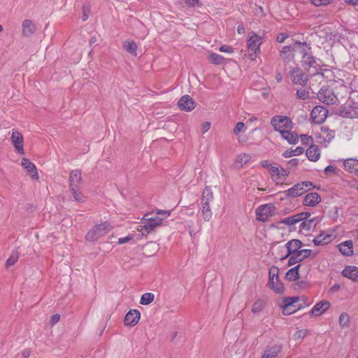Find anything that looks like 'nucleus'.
<instances>
[{
    "instance_id": "f257e3e1",
    "label": "nucleus",
    "mask_w": 358,
    "mask_h": 358,
    "mask_svg": "<svg viewBox=\"0 0 358 358\" xmlns=\"http://www.w3.org/2000/svg\"><path fill=\"white\" fill-rule=\"evenodd\" d=\"M261 164L264 168L268 170L272 180L276 184L281 182L280 180L282 178L285 179L290 173L288 169L276 166L275 163H271L268 160H264Z\"/></svg>"
},
{
    "instance_id": "f03ea898",
    "label": "nucleus",
    "mask_w": 358,
    "mask_h": 358,
    "mask_svg": "<svg viewBox=\"0 0 358 358\" xmlns=\"http://www.w3.org/2000/svg\"><path fill=\"white\" fill-rule=\"evenodd\" d=\"M263 43V38L252 33L247 41V49L250 59L255 61L257 58V55L260 53V46Z\"/></svg>"
},
{
    "instance_id": "7ed1b4c3",
    "label": "nucleus",
    "mask_w": 358,
    "mask_h": 358,
    "mask_svg": "<svg viewBox=\"0 0 358 358\" xmlns=\"http://www.w3.org/2000/svg\"><path fill=\"white\" fill-rule=\"evenodd\" d=\"M110 229V224L107 222L96 224L87 233L85 238L88 241H96L105 236Z\"/></svg>"
},
{
    "instance_id": "20e7f679",
    "label": "nucleus",
    "mask_w": 358,
    "mask_h": 358,
    "mask_svg": "<svg viewBox=\"0 0 358 358\" xmlns=\"http://www.w3.org/2000/svg\"><path fill=\"white\" fill-rule=\"evenodd\" d=\"M318 99L327 105H334L338 102L337 95L334 92L332 85L322 87L317 93Z\"/></svg>"
},
{
    "instance_id": "39448f33",
    "label": "nucleus",
    "mask_w": 358,
    "mask_h": 358,
    "mask_svg": "<svg viewBox=\"0 0 358 358\" xmlns=\"http://www.w3.org/2000/svg\"><path fill=\"white\" fill-rule=\"evenodd\" d=\"M271 124L275 131L280 134L284 131L291 130L292 128V122L291 120L286 116L277 115L272 118Z\"/></svg>"
},
{
    "instance_id": "423d86ee",
    "label": "nucleus",
    "mask_w": 358,
    "mask_h": 358,
    "mask_svg": "<svg viewBox=\"0 0 358 358\" xmlns=\"http://www.w3.org/2000/svg\"><path fill=\"white\" fill-rule=\"evenodd\" d=\"M329 111L322 106H315L310 113V120L313 122L321 124L327 119Z\"/></svg>"
},
{
    "instance_id": "0eeeda50",
    "label": "nucleus",
    "mask_w": 358,
    "mask_h": 358,
    "mask_svg": "<svg viewBox=\"0 0 358 358\" xmlns=\"http://www.w3.org/2000/svg\"><path fill=\"white\" fill-rule=\"evenodd\" d=\"M315 136L318 143L325 144L334 138V131L327 127H320L315 132Z\"/></svg>"
},
{
    "instance_id": "6e6552de",
    "label": "nucleus",
    "mask_w": 358,
    "mask_h": 358,
    "mask_svg": "<svg viewBox=\"0 0 358 358\" xmlns=\"http://www.w3.org/2000/svg\"><path fill=\"white\" fill-rule=\"evenodd\" d=\"M10 139L17 153L20 155H24V138L22 134L18 130L13 129Z\"/></svg>"
},
{
    "instance_id": "1a4fd4ad",
    "label": "nucleus",
    "mask_w": 358,
    "mask_h": 358,
    "mask_svg": "<svg viewBox=\"0 0 358 358\" xmlns=\"http://www.w3.org/2000/svg\"><path fill=\"white\" fill-rule=\"evenodd\" d=\"M69 189L75 194V189H80L83 181L81 172L78 169L73 170L69 175Z\"/></svg>"
},
{
    "instance_id": "9d476101",
    "label": "nucleus",
    "mask_w": 358,
    "mask_h": 358,
    "mask_svg": "<svg viewBox=\"0 0 358 358\" xmlns=\"http://www.w3.org/2000/svg\"><path fill=\"white\" fill-rule=\"evenodd\" d=\"M272 208L273 207L271 204H264L258 207L256 210L257 219L262 222L267 221L268 217L272 215Z\"/></svg>"
},
{
    "instance_id": "9b49d317",
    "label": "nucleus",
    "mask_w": 358,
    "mask_h": 358,
    "mask_svg": "<svg viewBox=\"0 0 358 358\" xmlns=\"http://www.w3.org/2000/svg\"><path fill=\"white\" fill-rule=\"evenodd\" d=\"M291 78L292 82L296 85H305L308 81V76L302 70L294 69L291 72Z\"/></svg>"
},
{
    "instance_id": "f8f14e48",
    "label": "nucleus",
    "mask_w": 358,
    "mask_h": 358,
    "mask_svg": "<svg viewBox=\"0 0 358 358\" xmlns=\"http://www.w3.org/2000/svg\"><path fill=\"white\" fill-rule=\"evenodd\" d=\"M178 106L180 110L189 112L195 108V102L190 96L184 95L179 99Z\"/></svg>"
},
{
    "instance_id": "ddd939ff",
    "label": "nucleus",
    "mask_w": 358,
    "mask_h": 358,
    "mask_svg": "<svg viewBox=\"0 0 358 358\" xmlns=\"http://www.w3.org/2000/svg\"><path fill=\"white\" fill-rule=\"evenodd\" d=\"M140 317L141 313L138 310H130L124 317V324L126 326L134 327L139 322Z\"/></svg>"
},
{
    "instance_id": "4468645a",
    "label": "nucleus",
    "mask_w": 358,
    "mask_h": 358,
    "mask_svg": "<svg viewBox=\"0 0 358 358\" xmlns=\"http://www.w3.org/2000/svg\"><path fill=\"white\" fill-rule=\"evenodd\" d=\"M303 246V243L299 239H292L285 244L287 253L281 258L284 259L289 256L290 254H296Z\"/></svg>"
},
{
    "instance_id": "2eb2a0df",
    "label": "nucleus",
    "mask_w": 358,
    "mask_h": 358,
    "mask_svg": "<svg viewBox=\"0 0 358 358\" xmlns=\"http://www.w3.org/2000/svg\"><path fill=\"white\" fill-rule=\"evenodd\" d=\"M22 166L26 169L27 173L31 178L38 180L39 177L35 164L31 162L28 158H22Z\"/></svg>"
},
{
    "instance_id": "dca6fc26",
    "label": "nucleus",
    "mask_w": 358,
    "mask_h": 358,
    "mask_svg": "<svg viewBox=\"0 0 358 358\" xmlns=\"http://www.w3.org/2000/svg\"><path fill=\"white\" fill-rule=\"evenodd\" d=\"M306 192V190L301 187L299 182L295 184L291 188L288 189L286 191L280 192L285 195V198L292 197L295 198L300 196Z\"/></svg>"
},
{
    "instance_id": "f3484780",
    "label": "nucleus",
    "mask_w": 358,
    "mask_h": 358,
    "mask_svg": "<svg viewBox=\"0 0 358 358\" xmlns=\"http://www.w3.org/2000/svg\"><path fill=\"white\" fill-rule=\"evenodd\" d=\"M321 201V196L317 192L307 194L303 200V204L306 206L315 207Z\"/></svg>"
},
{
    "instance_id": "a211bd4d",
    "label": "nucleus",
    "mask_w": 358,
    "mask_h": 358,
    "mask_svg": "<svg viewBox=\"0 0 358 358\" xmlns=\"http://www.w3.org/2000/svg\"><path fill=\"white\" fill-rule=\"evenodd\" d=\"M343 166L345 170L350 173L358 176V159L357 158H346L343 161Z\"/></svg>"
},
{
    "instance_id": "6ab92c4d",
    "label": "nucleus",
    "mask_w": 358,
    "mask_h": 358,
    "mask_svg": "<svg viewBox=\"0 0 358 358\" xmlns=\"http://www.w3.org/2000/svg\"><path fill=\"white\" fill-rule=\"evenodd\" d=\"M330 307V303L328 301H322L317 303L310 311L311 315L318 316L323 313Z\"/></svg>"
},
{
    "instance_id": "aec40b11",
    "label": "nucleus",
    "mask_w": 358,
    "mask_h": 358,
    "mask_svg": "<svg viewBox=\"0 0 358 358\" xmlns=\"http://www.w3.org/2000/svg\"><path fill=\"white\" fill-rule=\"evenodd\" d=\"M342 275L351 279L354 282H358V267L354 266H347L342 271Z\"/></svg>"
},
{
    "instance_id": "412c9836",
    "label": "nucleus",
    "mask_w": 358,
    "mask_h": 358,
    "mask_svg": "<svg viewBox=\"0 0 358 358\" xmlns=\"http://www.w3.org/2000/svg\"><path fill=\"white\" fill-rule=\"evenodd\" d=\"M339 251L344 256L350 257L353 255V242L351 240L342 242L338 245Z\"/></svg>"
},
{
    "instance_id": "4be33fe9",
    "label": "nucleus",
    "mask_w": 358,
    "mask_h": 358,
    "mask_svg": "<svg viewBox=\"0 0 358 358\" xmlns=\"http://www.w3.org/2000/svg\"><path fill=\"white\" fill-rule=\"evenodd\" d=\"M36 31V26L29 20H25L22 24V33L24 36L29 37Z\"/></svg>"
},
{
    "instance_id": "5701e85b",
    "label": "nucleus",
    "mask_w": 358,
    "mask_h": 358,
    "mask_svg": "<svg viewBox=\"0 0 358 358\" xmlns=\"http://www.w3.org/2000/svg\"><path fill=\"white\" fill-rule=\"evenodd\" d=\"M331 234L321 231L313 240L315 245H325L331 242Z\"/></svg>"
},
{
    "instance_id": "b1692460",
    "label": "nucleus",
    "mask_w": 358,
    "mask_h": 358,
    "mask_svg": "<svg viewBox=\"0 0 358 358\" xmlns=\"http://www.w3.org/2000/svg\"><path fill=\"white\" fill-rule=\"evenodd\" d=\"M281 351L282 346L280 345H275L267 349L262 358H275Z\"/></svg>"
},
{
    "instance_id": "393cba45",
    "label": "nucleus",
    "mask_w": 358,
    "mask_h": 358,
    "mask_svg": "<svg viewBox=\"0 0 358 358\" xmlns=\"http://www.w3.org/2000/svg\"><path fill=\"white\" fill-rule=\"evenodd\" d=\"M283 139L286 140L290 144H296L299 141L298 134L291 130L284 131L281 134Z\"/></svg>"
},
{
    "instance_id": "a878e982",
    "label": "nucleus",
    "mask_w": 358,
    "mask_h": 358,
    "mask_svg": "<svg viewBox=\"0 0 358 358\" xmlns=\"http://www.w3.org/2000/svg\"><path fill=\"white\" fill-rule=\"evenodd\" d=\"M299 298L296 296L285 298L283 299L284 305L282 306L284 307V311L287 313V308H299V307H297L296 305H294L299 301Z\"/></svg>"
},
{
    "instance_id": "bb28decb",
    "label": "nucleus",
    "mask_w": 358,
    "mask_h": 358,
    "mask_svg": "<svg viewBox=\"0 0 358 358\" xmlns=\"http://www.w3.org/2000/svg\"><path fill=\"white\" fill-rule=\"evenodd\" d=\"M208 58L210 63L215 65H220L226 63V59L215 52H210Z\"/></svg>"
},
{
    "instance_id": "cd10ccee",
    "label": "nucleus",
    "mask_w": 358,
    "mask_h": 358,
    "mask_svg": "<svg viewBox=\"0 0 358 358\" xmlns=\"http://www.w3.org/2000/svg\"><path fill=\"white\" fill-rule=\"evenodd\" d=\"M294 49L291 46H284L280 51V57L284 60L289 61L294 59Z\"/></svg>"
},
{
    "instance_id": "c85d7f7f",
    "label": "nucleus",
    "mask_w": 358,
    "mask_h": 358,
    "mask_svg": "<svg viewBox=\"0 0 358 358\" xmlns=\"http://www.w3.org/2000/svg\"><path fill=\"white\" fill-rule=\"evenodd\" d=\"M213 199V192L210 187L206 186L203 189L201 195V203L207 202L209 203L210 201Z\"/></svg>"
},
{
    "instance_id": "c756f323",
    "label": "nucleus",
    "mask_w": 358,
    "mask_h": 358,
    "mask_svg": "<svg viewBox=\"0 0 358 358\" xmlns=\"http://www.w3.org/2000/svg\"><path fill=\"white\" fill-rule=\"evenodd\" d=\"M303 62L306 69H309L310 68L313 67L316 69L317 62L313 56L305 55L303 58Z\"/></svg>"
},
{
    "instance_id": "7c9ffc66",
    "label": "nucleus",
    "mask_w": 358,
    "mask_h": 358,
    "mask_svg": "<svg viewBox=\"0 0 358 358\" xmlns=\"http://www.w3.org/2000/svg\"><path fill=\"white\" fill-rule=\"evenodd\" d=\"M269 287L277 294H281L284 292L283 284L276 278L273 280V284H269Z\"/></svg>"
},
{
    "instance_id": "2f4dec72",
    "label": "nucleus",
    "mask_w": 358,
    "mask_h": 358,
    "mask_svg": "<svg viewBox=\"0 0 358 358\" xmlns=\"http://www.w3.org/2000/svg\"><path fill=\"white\" fill-rule=\"evenodd\" d=\"M124 49L129 53L136 54L137 45L134 41H127L123 43Z\"/></svg>"
},
{
    "instance_id": "473e14b6",
    "label": "nucleus",
    "mask_w": 358,
    "mask_h": 358,
    "mask_svg": "<svg viewBox=\"0 0 358 358\" xmlns=\"http://www.w3.org/2000/svg\"><path fill=\"white\" fill-rule=\"evenodd\" d=\"M202 204V215L205 221H209L212 217V212L209 203L207 202Z\"/></svg>"
},
{
    "instance_id": "72a5a7b5",
    "label": "nucleus",
    "mask_w": 358,
    "mask_h": 358,
    "mask_svg": "<svg viewBox=\"0 0 358 358\" xmlns=\"http://www.w3.org/2000/svg\"><path fill=\"white\" fill-rule=\"evenodd\" d=\"M141 229L138 230L142 233L143 235H146L152 231H153L157 227L153 225V224L148 223L145 222L143 225L140 226Z\"/></svg>"
},
{
    "instance_id": "f704fd0d",
    "label": "nucleus",
    "mask_w": 358,
    "mask_h": 358,
    "mask_svg": "<svg viewBox=\"0 0 358 358\" xmlns=\"http://www.w3.org/2000/svg\"><path fill=\"white\" fill-rule=\"evenodd\" d=\"M155 299V296L152 293L146 292L141 296L140 303L142 305H148L151 303Z\"/></svg>"
},
{
    "instance_id": "c9c22d12",
    "label": "nucleus",
    "mask_w": 358,
    "mask_h": 358,
    "mask_svg": "<svg viewBox=\"0 0 358 358\" xmlns=\"http://www.w3.org/2000/svg\"><path fill=\"white\" fill-rule=\"evenodd\" d=\"M306 157H320V152L317 145H311L306 150Z\"/></svg>"
},
{
    "instance_id": "e433bc0d",
    "label": "nucleus",
    "mask_w": 358,
    "mask_h": 358,
    "mask_svg": "<svg viewBox=\"0 0 358 358\" xmlns=\"http://www.w3.org/2000/svg\"><path fill=\"white\" fill-rule=\"evenodd\" d=\"M278 272L279 269L276 266H272L269 269L268 275H269V280L268 284H273V280L276 278H278Z\"/></svg>"
},
{
    "instance_id": "4c0bfd02",
    "label": "nucleus",
    "mask_w": 358,
    "mask_h": 358,
    "mask_svg": "<svg viewBox=\"0 0 358 358\" xmlns=\"http://www.w3.org/2000/svg\"><path fill=\"white\" fill-rule=\"evenodd\" d=\"M19 255L17 252H13L9 258L7 259L6 262V266L7 268L13 266L18 260Z\"/></svg>"
},
{
    "instance_id": "58836bf2",
    "label": "nucleus",
    "mask_w": 358,
    "mask_h": 358,
    "mask_svg": "<svg viewBox=\"0 0 358 358\" xmlns=\"http://www.w3.org/2000/svg\"><path fill=\"white\" fill-rule=\"evenodd\" d=\"M264 307V303L262 299H257L253 304L252 312L254 313H257L261 312Z\"/></svg>"
},
{
    "instance_id": "ea45409f",
    "label": "nucleus",
    "mask_w": 358,
    "mask_h": 358,
    "mask_svg": "<svg viewBox=\"0 0 358 358\" xmlns=\"http://www.w3.org/2000/svg\"><path fill=\"white\" fill-rule=\"evenodd\" d=\"M313 227L314 225L313 224V221H310L308 219L303 220L300 224L301 231L304 230L306 231H309Z\"/></svg>"
},
{
    "instance_id": "a19ab883",
    "label": "nucleus",
    "mask_w": 358,
    "mask_h": 358,
    "mask_svg": "<svg viewBox=\"0 0 358 358\" xmlns=\"http://www.w3.org/2000/svg\"><path fill=\"white\" fill-rule=\"evenodd\" d=\"M296 96L303 100L308 99L310 97V92L306 89H299L296 91Z\"/></svg>"
},
{
    "instance_id": "79ce46f5",
    "label": "nucleus",
    "mask_w": 358,
    "mask_h": 358,
    "mask_svg": "<svg viewBox=\"0 0 358 358\" xmlns=\"http://www.w3.org/2000/svg\"><path fill=\"white\" fill-rule=\"evenodd\" d=\"M296 254L300 259H301V261H303L310 257L312 255V250L309 249H302L299 250Z\"/></svg>"
},
{
    "instance_id": "37998d69",
    "label": "nucleus",
    "mask_w": 358,
    "mask_h": 358,
    "mask_svg": "<svg viewBox=\"0 0 358 358\" xmlns=\"http://www.w3.org/2000/svg\"><path fill=\"white\" fill-rule=\"evenodd\" d=\"M338 172L339 169L331 165H329L324 169V173L328 176H337Z\"/></svg>"
},
{
    "instance_id": "c03bdc74",
    "label": "nucleus",
    "mask_w": 358,
    "mask_h": 358,
    "mask_svg": "<svg viewBox=\"0 0 358 358\" xmlns=\"http://www.w3.org/2000/svg\"><path fill=\"white\" fill-rule=\"evenodd\" d=\"M310 216V213L309 212H302L293 215L297 223L308 219Z\"/></svg>"
},
{
    "instance_id": "a18cd8bd",
    "label": "nucleus",
    "mask_w": 358,
    "mask_h": 358,
    "mask_svg": "<svg viewBox=\"0 0 358 358\" xmlns=\"http://www.w3.org/2000/svg\"><path fill=\"white\" fill-rule=\"evenodd\" d=\"M248 160L243 161V158H236L234 163L231 165V167L234 169H240L243 166V164H246Z\"/></svg>"
},
{
    "instance_id": "49530a36",
    "label": "nucleus",
    "mask_w": 358,
    "mask_h": 358,
    "mask_svg": "<svg viewBox=\"0 0 358 358\" xmlns=\"http://www.w3.org/2000/svg\"><path fill=\"white\" fill-rule=\"evenodd\" d=\"M146 222L150 224H153V225L157 227L162 224V218H159L157 216L147 218Z\"/></svg>"
},
{
    "instance_id": "de8ad7c7",
    "label": "nucleus",
    "mask_w": 358,
    "mask_h": 358,
    "mask_svg": "<svg viewBox=\"0 0 358 358\" xmlns=\"http://www.w3.org/2000/svg\"><path fill=\"white\" fill-rule=\"evenodd\" d=\"M289 257V258L288 259V266H292L302 262L301 259H300L296 254H290Z\"/></svg>"
},
{
    "instance_id": "09e8293b",
    "label": "nucleus",
    "mask_w": 358,
    "mask_h": 358,
    "mask_svg": "<svg viewBox=\"0 0 358 358\" xmlns=\"http://www.w3.org/2000/svg\"><path fill=\"white\" fill-rule=\"evenodd\" d=\"M349 322V317L348 315L345 313H343L339 316V324L342 327H345L348 325Z\"/></svg>"
},
{
    "instance_id": "8fccbe9b",
    "label": "nucleus",
    "mask_w": 358,
    "mask_h": 358,
    "mask_svg": "<svg viewBox=\"0 0 358 358\" xmlns=\"http://www.w3.org/2000/svg\"><path fill=\"white\" fill-rule=\"evenodd\" d=\"M245 130V124L242 122H239L235 126L233 133L234 135L238 136L240 133Z\"/></svg>"
},
{
    "instance_id": "3c124183",
    "label": "nucleus",
    "mask_w": 358,
    "mask_h": 358,
    "mask_svg": "<svg viewBox=\"0 0 358 358\" xmlns=\"http://www.w3.org/2000/svg\"><path fill=\"white\" fill-rule=\"evenodd\" d=\"M82 13H83L82 20L85 22V21H86L88 19L89 15L90 13V6H87V5L83 6V7H82Z\"/></svg>"
},
{
    "instance_id": "603ef678",
    "label": "nucleus",
    "mask_w": 358,
    "mask_h": 358,
    "mask_svg": "<svg viewBox=\"0 0 358 358\" xmlns=\"http://www.w3.org/2000/svg\"><path fill=\"white\" fill-rule=\"evenodd\" d=\"M299 184L301 187L306 190V192L315 187L313 183L310 181H303L300 182Z\"/></svg>"
},
{
    "instance_id": "864d4df0",
    "label": "nucleus",
    "mask_w": 358,
    "mask_h": 358,
    "mask_svg": "<svg viewBox=\"0 0 358 358\" xmlns=\"http://www.w3.org/2000/svg\"><path fill=\"white\" fill-rule=\"evenodd\" d=\"M280 222L288 225L289 227L297 223L293 215L281 220Z\"/></svg>"
},
{
    "instance_id": "5fc2aeb1",
    "label": "nucleus",
    "mask_w": 358,
    "mask_h": 358,
    "mask_svg": "<svg viewBox=\"0 0 358 358\" xmlns=\"http://www.w3.org/2000/svg\"><path fill=\"white\" fill-rule=\"evenodd\" d=\"M219 50L222 52L231 54L234 52V48L230 45H222L219 48Z\"/></svg>"
},
{
    "instance_id": "6e6d98bb",
    "label": "nucleus",
    "mask_w": 358,
    "mask_h": 358,
    "mask_svg": "<svg viewBox=\"0 0 358 358\" xmlns=\"http://www.w3.org/2000/svg\"><path fill=\"white\" fill-rule=\"evenodd\" d=\"M331 1L332 0H311V2L316 6H327Z\"/></svg>"
},
{
    "instance_id": "4d7b16f0",
    "label": "nucleus",
    "mask_w": 358,
    "mask_h": 358,
    "mask_svg": "<svg viewBox=\"0 0 358 358\" xmlns=\"http://www.w3.org/2000/svg\"><path fill=\"white\" fill-rule=\"evenodd\" d=\"M134 238V234H129L128 236L122 238H118L117 243L120 245L126 243L131 240H133Z\"/></svg>"
},
{
    "instance_id": "13d9d810",
    "label": "nucleus",
    "mask_w": 358,
    "mask_h": 358,
    "mask_svg": "<svg viewBox=\"0 0 358 358\" xmlns=\"http://www.w3.org/2000/svg\"><path fill=\"white\" fill-rule=\"evenodd\" d=\"M286 278L289 280L294 281L299 278V274H295L294 272L291 273L290 269H289L286 273Z\"/></svg>"
},
{
    "instance_id": "bf43d9fd",
    "label": "nucleus",
    "mask_w": 358,
    "mask_h": 358,
    "mask_svg": "<svg viewBox=\"0 0 358 358\" xmlns=\"http://www.w3.org/2000/svg\"><path fill=\"white\" fill-rule=\"evenodd\" d=\"M301 139L303 144L308 145L313 142V138L311 136L306 134L301 135Z\"/></svg>"
},
{
    "instance_id": "052dcab7",
    "label": "nucleus",
    "mask_w": 358,
    "mask_h": 358,
    "mask_svg": "<svg viewBox=\"0 0 358 358\" xmlns=\"http://www.w3.org/2000/svg\"><path fill=\"white\" fill-rule=\"evenodd\" d=\"M304 149L301 147H297L295 150H292L291 156L301 155L303 153Z\"/></svg>"
},
{
    "instance_id": "680f3d73",
    "label": "nucleus",
    "mask_w": 358,
    "mask_h": 358,
    "mask_svg": "<svg viewBox=\"0 0 358 358\" xmlns=\"http://www.w3.org/2000/svg\"><path fill=\"white\" fill-rule=\"evenodd\" d=\"M210 127V123L208 122H205L201 124V131L202 134L206 133Z\"/></svg>"
},
{
    "instance_id": "e2e57ef3",
    "label": "nucleus",
    "mask_w": 358,
    "mask_h": 358,
    "mask_svg": "<svg viewBox=\"0 0 358 358\" xmlns=\"http://www.w3.org/2000/svg\"><path fill=\"white\" fill-rule=\"evenodd\" d=\"M288 38V34H285V33H280V34L278 35L277 38H276V41L278 43H283L286 38Z\"/></svg>"
},
{
    "instance_id": "0e129e2a",
    "label": "nucleus",
    "mask_w": 358,
    "mask_h": 358,
    "mask_svg": "<svg viewBox=\"0 0 358 358\" xmlns=\"http://www.w3.org/2000/svg\"><path fill=\"white\" fill-rule=\"evenodd\" d=\"M78 189H75V192H74L75 194L73 192H71V194H73L74 199L77 201H78L80 203H83V202H84L85 200H84V198L83 196H80L79 194L78 193Z\"/></svg>"
},
{
    "instance_id": "69168bd1",
    "label": "nucleus",
    "mask_w": 358,
    "mask_h": 358,
    "mask_svg": "<svg viewBox=\"0 0 358 358\" xmlns=\"http://www.w3.org/2000/svg\"><path fill=\"white\" fill-rule=\"evenodd\" d=\"M185 4L189 7H194L199 4V0H184Z\"/></svg>"
},
{
    "instance_id": "338daca9",
    "label": "nucleus",
    "mask_w": 358,
    "mask_h": 358,
    "mask_svg": "<svg viewBox=\"0 0 358 358\" xmlns=\"http://www.w3.org/2000/svg\"><path fill=\"white\" fill-rule=\"evenodd\" d=\"M60 319V315L59 314H55L52 316L50 323L52 326L55 325L56 323L59 322Z\"/></svg>"
},
{
    "instance_id": "774afa93",
    "label": "nucleus",
    "mask_w": 358,
    "mask_h": 358,
    "mask_svg": "<svg viewBox=\"0 0 358 358\" xmlns=\"http://www.w3.org/2000/svg\"><path fill=\"white\" fill-rule=\"evenodd\" d=\"M30 355H31V351L28 349L24 350L22 352V356L24 358H29L30 357Z\"/></svg>"
}]
</instances>
